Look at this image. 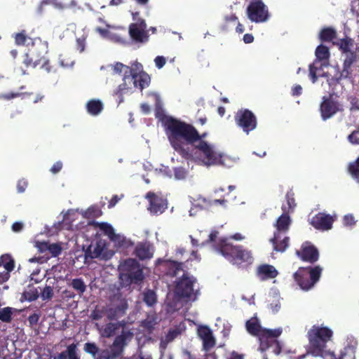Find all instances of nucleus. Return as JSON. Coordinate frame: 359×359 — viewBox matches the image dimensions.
Instances as JSON below:
<instances>
[{
  "instance_id": "obj_1",
  "label": "nucleus",
  "mask_w": 359,
  "mask_h": 359,
  "mask_svg": "<svg viewBox=\"0 0 359 359\" xmlns=\"http://www.w3.org/2000/svg\"><path fill=\"white\" fill-rule=\"evenodd\" d=\"M149 95L156 101V116L162 121L165 133L172 148L182 156L188 154V149L194 146V141L189 140L187 132L191 128L196 133V140H205L206 133L199 135L198 131L191 125L182 122L172 117L165 116L161 109L160 95L157 93H151Z\"/></svg>"
},
{
  "instance_id": "obj_2",
  "label": "nucleus",
  "mask_w": 359,
  "mask_h": 359,
  "mask_svg": "<svg viewBox=\"0 0 359 359\" xmlns=\"http://www.w3.org/2000/svg\"><path fill=\"white\" fill-rule=\"evenodd\" d=\"M185 130L189 135V140L194 141V146L188 149V154L182 156L184 158H190L200 165L206 166L215 165L221 158V151L215 144L206 140L200 139L196 140V132L191 128Z\"/></svg>"
},
{
  "instance_id": "obj_3",
  "label": "nucleus",
  "mask_w": 359,
  "mask_h": 359,
  "mask_svg": "<svg viewBox=\"0 0 359 359\" xmlns=\"http://www.w3.org/2000/svg\"><path fill=\"white\" fill-rule=\"evenodd\" d=\"M333 332L327 327L313 325L308 332L309 348L307 354L323 359H342L346 353L337 356L332 351L327 349V343L331 340Z\"/></svg>"
},
{
  "instance_id": "obj_4",
  "label": "nucleus",
  "mask_w": 359,
  "mask_h": 359,
  "mask_svg": "<svg viewBox=\"0 0 359 359\" xmlns=\"http://www.w3.org/2000/svg\"><path fill=\"white\" fill-rule=\"evenodd\" d=\"M218 232L212 231L209 235V238L202 245L211 243L212 247L228 261L233 264L240 265L243 263L251 264L253 258L251 252L243 249L241 246H233L228 242L227 238H217Z\"/></svg>"
},
{
  "instance_id": "obj_5",
  "label": "nucleus",
  "mask_w": 359,
  "mask_h": 359,
  "mask_svg": "<svg viewBox=\"0 0 359 359\" xmlns=\"http://www.w3.org/2000/svg\"><path fill=\"white\" fill-rule=\"evenodd\" d=\"M150 83V76L143 71L141 63L135 61L130 67L128 75L123 78V83L120 84L115 92L118 97V104L123 102V95L130 94L134 88L140 90L147 87Z\"/></svg>"
},
{
  "instance_id": "obj_6",
  "label": "nucleus",
  "mask_w": 359,
  "mask_h": 359,
  "mask_svg": "<svg viewBox=\"0 0 359 359\" xmlns=\"http://www.w3.org/2000/svg\"><path fill=\"white\" fill-rule=\"evenodd\" d=\"M246 328L249 333L258 336L259 340V350L264 351L269 348L273 349V352L276 355L280 353V346L276 340V337H279L283 332L281 327L273 330L264 329L261 327L258 319L252 318L246 322Z\"/></svg>"
},
{
  "instance_id": "obj_7",
  "label": "nucleus",
  "mask_w": 359,
  "mask_h": 359,
  "mask_svg": "<svg viewBox=\"0 0 359 359\" xmlns=\"http://www.w3.org/2000/svg\"><path fill=\"white\" fill-rule=\"evenodd\" d=\"M47 53L48 43L42 41L39 39H35L33 42V47L25 55L23 63L27 67H35L43 62L42 68L46 69L47 72H50V67L48 60L45 57Z\"/></svg>"
},
{
  "instance_id": "obj_8",
  "label": "nucleus",
  "mask_w": 359,
  "mask_h": 359,
  "mask_svg": "<svg viewBox=\"0 0 359 359\" xmlns=\"http://www.w3.org/2000/svg\"><path fill=\"white\" fill-rule=\"evenodd\" d=\"M290 224V218L285 212L277 219L275 225L276 231L274 232L273 237L270 239L274 250L283 252L288 247L289 238L285 236V233L289 229Z\"/></svg>"
},
{
  "instance_id": "obj_9",
  "label": "nucleus",
  "mask_w": 359,
  "mask_h": 359,
  "mask_svg": "<svg viewBox=\"0 0 359 359\" xmlns=\"http://www.w3.org/2000/svg\"><path fill=\"white\" fill-rule=\"evenodd\" d=\"M195 285L196 278L183 272L182 277L176 281L175 293L177 297L184 299L187 302H194L198 294Z\"/></svg>"
},
{
  "instance_id": "obj_10",
  "label": "nucleus",
  "mask_w": 359,
  "mask_h": 359,
  "mask_svg": "<svg viewBox=\"0 0 359 359\" xmlns=\"http://www.w3.org/2000/svg\"><path fill=\"white\" fill-rule=\"evenodd\" d=\"M322 272V268L316 266L313 268H299L294 274L295 280L304 290H309L319 280Z\"/></svg>"
},
{
  "instance_id": "obj_11",
  "label": "nucleus",
  "mask_w": 359,
  "mask_h": 359,
  "mask_svg": "<svg viewBox=\"0 0 359 359\" xmlns=\"http://www.w3.org/2000/svg\"><path fill=\"white\" fill-rule=\"evenodd\" d=\"M340 50L345 54L346 57L343 64V70L341 76L349 78L351 76L350 70L352 64L356 59V55L354 53V43L351 39L346 38L341 39L338 43Z\"/></svg>"
},
{
  "instance_id": "obj_12",
  "label": "nucleus",
  "mask_w": 359,
  "mask_h": 359,
  "mask_svg": "<svg viewBox=\"0 0 359 359\" xmlns=\"http://www.w3.org/2000/svg\"><path fill=\"white\" fill-rule=\"evenodd\" d=\"M118 271L121 278L125 277L131 282L137 283L143 279L142 271L135 259H127L121 262Z\"/></svg>"
},
{
  "instance_id": "obj_13",
  "label": "nucleus",
  "mask_w": 359,
  "mask_h": 359,
  "mask_svg": "<svg viewBox=\"0 0 359 359\" xmlns=\"http://www.w3.org/2000/svg\"><path fill=\"white\" fill-rule=\"evenodd\" d=\"M248 19L255 23H264L267 22L270 17L268 7L262 0H255L248 5L246 10Z\"/></svg>"
},
{
  "instance_id": "obj_14",
  "label": "nucleus",
  "mask_w": 359,
  "mask_h": 359,
  "mask_svg": "<svg viewBox=\"0 0 359 359\" xmlns=\"http://www.w3.org/2000/svg\"><path fill=\"white\" fill-rule=\"evenodd\" d=\"M133 20L129 27V34L131 39L138 43H145L148 41L149 35L147 30V24L142 19H137L138 13H133Z\"/></svg>"
},
{
  "instance_id": "obj_15",
  "label": "nucleus",
  "mask_w": 359,
  "mask_h": 359,
  "mask_svg": "<svg viewBox=\"0 0 359 359\" xmlns=\"http://www.w3.org/2000/svg\"><path fill=\"white\" fill-rule=\"evenodd\" d=\"M97 226L109 239L118 248H127L133 245L130 240L127 239L123 234L116 233L113 226L107 222L97 223Z\"/></svg>"
},
{
  "instance_id": "obj_16",
  "label": "nucleus",
  "mask_w": 359,
  "mask_h": 359,
  "mask_svg": "<svg viewBox=\"0 0 359 359\" xmlns=\"http://www.w3.org/2000/svg\"><path fill=\"white\" fill-rule=\"evenodd\" d=\"M133 333L130 330L123 329L121 333L116 336L110 346L111 355L114 358L122 355L125 347L132 340Z\"/></svg>"
},
{
  "instance_id": "obj_17",
  "label": "nucleus",
  "mask_w": 359,
  "mask_h": 359,
  "mask_svg": "<svg viewBox=\"0 0 359 359\" xmlns=\"http://www.w3.org/2000/svg\"><path fill=\"white\" fill-rule=\"evenodd\" d=\"M237 124L247 134L253 130L257 126V119L255 115L249 110H240L236 115Z\"/></svg>"
},
{
  "instance_id": "obj_18",
  "label": "nucleus",
  "mask_w": 359,
  "mask_h": 359,
  "mask_svg": "<svg viewBox=\"0 0 359 359\" xmlns=\"http://www.w3.org/2000/svg\"><path fill=\"white\" fill-rule=\"evenodd\" d=\"M89 252L91 257L104 260L111 259L114 255V251L109 248L107 242L104 240H99L95 244L90 245Z\"/></svg>"
},
{
  "instance_id": "obj_19",
  "label": "nucleus",
  "mask_w": 359,
  "mask_h": 359,
  "mask_svg": "<svg viewBox=\"0 0 359 359\" xmlns=\"http://www.w3.org/2000/svg\"><path fill=\"white\" fill-rule=\"evenodd\" d=\"M334 216L325 212H319L311 219V224L316 229L328 231L332 229Z\"/></svg>"
},
{
  "instance_id": "obj_20",
  "label": "nucleus",
  "mask_w": 359,
  "mask_h": 359,
  "mask_svg": "<svg viewBox=\"0 0 359 359\" xmlns=\"http://www.w3.org/2000/svg\"><path fill=\"white\" fill-rule=\"evenodd\" d=\"M146 198L149 201V206L148 210L151 214H162L168 208L166 200L153 192H148L146 195Z\"/></svg>"
},
{
  "instance_id": "obj_21",
  "label": "nucleus",
  "mask_w": 359,
  "mask_h": 359,
  "mask_svg": "<svg viewBox=\"0 0 359 359\" xmlns=\"http://www.w3.org/2000/svg\"><path fill=\"white\" fill-rule=\"evenodd\" d=\"M197 334L203 342V349L208 352L210 351L216 344L212 330L206 325H200L197 329Z\"/></svg>"
},
{
  "instance_id": "obj_22",
  "label": "nucleus",
  "mask_w": 359,
  "mask_h": 359,
  "mask_svg": "<svg viewBox=\"0 0 359 359\" xmlns=\"http://www.w3.org/2000/svg\"><path fill=\"white\" fill-rule=\"evenodd\" d=\"M316 60L309 66V76L313 83L317 79L316 72L318 67H316L318 61L327 60L330 57V51L327 46L323 45L318 46L316 49Z\"/></svg>"
},
{
  "instance_id": "obj_23",
  "label": "nucleus",
  "mask_w": 359,
  "mask_h": 359,
  "mask_svg": "<svg viewBox=\"0 0 359 359\" xmlns=\"http://www.w3.org/2000/svg\"><path fill=\"white\" fill-rule=\"evenodd\" d=\"M185 330L186 324L184 322H181L178 325L170 328L165 336L161 340V349L165 350L169 343L172 342L177 337L181 335Z\"/></svg>"
},
{
  "instance_id": "obj_24",
  "label": "nucleus",
  "mask_w": 359,
  "mask_h": 359,
  "mask_svg": "<svg viewBox=\"0 0 359 359\" xmlns=\"http://www.w3.org/2000/svg\"><path fill=\"white\" fill-rule=\"evenodd\" d=\"M340 109V106L338 102L323 97V102L320 104V113L322 118L324 121L331 118Z\"/></svg>"
},
{
  "instance_id": "obj_25",
  "label": "nucleus",
  "mask_w": 359,
  "mask_h": 359,
  "mask_svg": "<svg viewBox=\"0 0 359 359\" xmlns=\"http://www.w3.org/2000/svg\"><path fill=\"white\" fill-rule=\"evenodd\" d=\"M128 309V304L125 299H121L117 306H109L105 309L104 313L107 318L110 320H116L123 316Z\"/></svg>"
},
{
  "instance_id": "obj_26",
  "label": "nucleus",
  "mask_w": 359,
  "mask_h": 359,
  "mask_svg": "<svg viewBox=\"0 0 359 359\" xmlns=\"http://www.w3.org/2000/svg\"><path fill=\"white\" fill-rule=\"evenodd\" d=\"M296 253L302 259L311 263L316 262L319 257L318 250L309 243L303 244L302 251H297Z\"/></svg>"
},
{
  "instance_id": "obj_27",
  "label": "nucleus",
  "mask_w": 359,
  "mask_h": 359,
  "mask_svg": "<svg viewBox=\"0 0 359 359\" xmlns=\"http://www.w3.org/2000/svg\"><path fill=\"white\" fill-rule=\"evenodd\" d=\"M125 324L124 321H118L116 323H107L104 326L102 327L96 324V326L102 337L109 338L112 337L119 328L123 327V329H125Z\"/></svg>"
},
{
  "instance_id": "obj_28",
  "label": "nucleus",
  "mask_w": 359,
  "mask_h": 359,
  "mask_svg": "<svg viewBox=\"0 0 359 359\" xmlns=\"http://www.w3.org/2000/svg\"><path fill=\"white\" fill-rule=\"evenodd\" d=\"M97 31L104 39H107L111 42L121 44L126 42V40L123 36L121 34L116 32L114 29L110 27L107 29L97 28Z\"/></svg>"
},
{
  "instance_id": "obj_29",
  "label": "nucleus",
  "mask_w": 359,
  "mask_h": 359,
  "mask_svg": "<svg viewBox=\"0 0 359 359\" xmlns=\"http://www.w3.org/2000/svg\"><path fill=\"white\" fill-rule=\"evenodd\" d=\"M257 276L262 280L271 279L276 278L278 272L276 268L269 264H262L257 268Z\"/></svg>"
},
{
  "instance_id": "obj_30",
  "label": "nucleus",
  "mask_w": 359,
  "mask_h": 359,
  "mask_svg": "<svg viewBox=\"0 0 359 359\" xmlns=\"http://www.w3.org/2000/svg\"><path fill=\"white\" fill-rule=\"evenodd\" d=\"M135 255L140 259H151L154 255L153 247L149 243H140L135 248Z\"/></svg>"
},
{
  "instance_id": "obj_31",
  "label": "nucleus",
  "mask_w": 359,
  "mask_h": 359,
  "mask_svg": "<svg viewBox=\"0 0 359 359\" xmlns=\"http://www.w3.org/2000/svg\"><path fill=\"white\" fill-rule=\"evenodd\" d=\"M78 215V212L74 210H69L65 213L62 215V221L60 224L62 229H72L74 225L72 223L74 221Z\"/></svg>"
},
{
  "instance_id": "obj_32",
  "label": "nucleus",
  "mask_w": 359,
  "mask_h": 359,
  "mask_svg": "<svg viewBox=\"0 0 359 359\" xmlns=\"http://www.w3.org/2000/svg\"><path fill=\"white\" fill-rule=\"evenodd\" d=\"M86 109L89 114L97 116L103 109V104L100 100L93 99L86 103Z\"/></svg>"
},
{
  "instance_id": "obj_33",
  "label": "nucleus",
  "mask_w": 359,
  "mask_h": 359,
  "mask_svg": "<svg viewBox=\"0 0 359 359\" xmlns=\"http://www.w3.org/2000/svg\"><path fill=\"white\" fill-rule=\"evenodd\" d=\"M46 262V259L43 257H34L32 258H30L28 260L29 262V269L31 271L32 269V271L31 272V278L33 280L34 276L37 275L41 269L39 268V264H42Z\"/></svg>"
},
{
  "instance_id": "obj_34",
  "label": "nucleus",
  "mask_w": 359,
  "mask_h": 359,
  "mask_svg": "<svg viewBox=\"0 0 359 359\" xmlns=\"http://www.w3.org/2000/svg\"><path fill=\"white\" fill-rule=\"evenodd\" d=\"M38 248L41 251L48 250L53 257L57 256L62 251V248L58 243L42 242L38 245Z\"/></svg>"
},
{
  "instance_id": "obj_35",
  "label": "nucleus",
  "mask_w": 359,
  "mask_h": 359,
  "mask_svg": "<svg viewBox=\"0 0 359 359\" xmlns=\"http://www.w3.org/2000/svg\"><path fill=\"white\" fill-rule=\"evenodd\" d=\"M143 301L148 306H154L157 302L156 292L150 289H147L142 293Z\"/></svg>"
},
{
  "instance_id": "obj_36",
  "label": "nucleus",
  "mask_w": 359,
  "mask_h": 359,
  "mask_svg": "<svg viewBox=\"0 0 359 359\" xmlns=\"http://www.w3.org/2000/svg\"><path fill=\"white\" fill-rule=\"evenodd\" d=\"M39 292L36 288L34 287H29L25 290L22 294V298L25 301L32 302L39 297Z\"/></svg>"
},
{
  "instance_id": "obj_37",
  "label": "nucleus",
  "mask_w": 359,
  "mask_h": 359,
  "mask_svg": "<svg viewBox=\"0 0 359 359\" xmlns=\"http://www.w3.org/2000/svg\"><path fill=\"white\" fill-rule=\"evenodd\" d=\"M336 37V32L334 29L324 28L320 32V39L324 41H330Z\"/></svg>"
},
{
  "instance_id": "obj_38",
  "label": "nucleus",
  "mask_w": 359,
  "mask_h": 359,
  "mask_svg": "<svg viewBox=\"0 0 359 359\" xmlns=\"http://www.w3.org/2000/svg\"><path fill=\"white\" fill-rule=\"evenodd\" d=\"M192 203H194V206L198 207V208L202 209H208L212 206V201L201 196H198L196 199L194 200Z\"/></svg>"
},
{
  "instance_id": "obj_39",
  "label": "nucleus",
  "mask_w": 359,
  "mask_h": 359,
  "mask_svg": "<svg viewBox=\"0 0 359 359\" xmlns=\"http://www.w3.org/2000/svg\"><path fill=\"white\" fill-rule=\"evenodd\" d=\"M286 204H283L282 209L284 212H289L290 210H293L296 206L294 202V194L291 192H288L286 195Z\"/></svg>"
},
{
  "instance_id": "obj_40",
  "label": "nucleus",
  "mask_w": 359,
  "mask_h": 359,
  "mask_svg": "<svg viewBox=\"0 0 359 359\" xmlns=\"http://www.w3.org/2000/svg\"><path fill=\"white\" fill-rule=\"evenodd\" d=\"M1 262L5 269L4 272H8V273L14 269V261L11 256L8 255H3L1 257Z\"/></svg>"
},
{
  "instance_id": "obj_41",
  "label": "nucleus",
  "mask_w": 359,
  "mask_h": 359,
  "mask_svg": "<svg viewBox=\"0 0 359 359\" xmlns=\"http://www.w3.org/2000/svg\"><path fill=\"white\" fill-rule=\"evenodd\" d=\"M13 309L11 307H4L0 309V320L3 322L8 323L11 320Z\"/></svg>"
},
{
  "instance_id": "obj_42",
  "label": "nucleus",
  "mask_w": 359,
  "mask_h": 359,
  "mask_svg": "<svg viewBox=\"0 0 359 359\" xmlns=\"http://www.w3.org/2000/svg\"><path fill=\"white\" fill-rule=\"evenodd\" d=\"M236 158L230 157L227 155H224L221 152V158L218 161L217 165H222L226 167H231L236 162Z\"/></svg>"
},
{
  "instance_id": "obj_43",
  "label": "nucleus",
  "mask_w": 359,
  "mask_h": 359,
  "mask_svg": "<svg viewBox=\"0 0 359 359\" xmlns=\"http://www.w3.org/2000/svg\"><path fill=\"white\" fill-rule=\"evenodd\" d=\"M111 69L116 74L123 73L124 75H128V71H130V67L125 65L121 62H116V64L111 66Z\"/></svg>"
},
{
  "instance_id": "obj_44",
  "label": "nucleus",
  "mask_w": 359,
  "mask_h": 359,
  "mask_svg": "<svg viewBox=\"0 0 359 359\" xmlns=\"http://www.w3.org/2000/svg\"><path fill=\"white\" fill-rule=\"evenodd\" d=\"M83 350L95 358L99 348L95 343L87 342L84 344Z\"/></svg>"
},
{
  "instance_id": "obj_45",
  "label": "nucleus",
  "mask_w": 359,
  "mask_h": 359,
  "mask_svg": "<svg viewBox=\"0 0 359 359\" xmlns=\"http://www.w3.org/2000/svg\"><path fill=\"white\" fill-rule=\"evenodd\" d=\"M72 286L74 290L80 293H83L86 291V286L81 278H75L72 280Z\"/></svg>"
},
{
  "instance_id": "obj_46",
  "label": "nucleus",
  "mask_w": 359,
  "mask_h": 359,
  "mask_svg": "<svg viewBox=\"0 0 359 359\" xmlns=\"http://www.w3.org/2000/svg\"><path fill=\"white\" fill-rule=\"evenodd\" d=\"M65 352L67 353V359H80L77 353L76 346L74 344L68 346Z\"/></svg>"
},
{
  "instance_id": "obj_47",
  "label": "nucleus",
  "mask_w": 359,
  "mask_h": 359,
  "mask_svg": "<svg viewBox=\"0 0 359 359\" xmlns=\"http://www.w3.org/2000/svg\"><path fill=\"white\" fill-rule=\"evenodd\" d=\"M349 172L352 177L359 182V158L349 165Z\"/></svg>"
},
{
  "instance_id": "obj_48",
  "label": "nucleus",
  "mask_w": 359,
  "mask_h": 359,
  "mask_svg": "<svg viewBox=\"0 0 359 359\" xmlns=\"http://www.w3.org/2000/svg\"><path fill=\"white\" fill-rule=\"evenodd\" d=\"M269 309L272 313H276L280 309V297L276 294L274 299L269 304Z\"/></svg>"
},
{
  "instance_id": "obj_49",
  "label": "nucleus",
  "mask_w": 359,
  "mask_h": 359,
  "mask_svg": "<svg viewBox=\"0 0 359 359\" xmlns=\"http://www.w3.org/2000/svg\"><path fill=\"white\" fill-rule=\"evenodd\" d=\"M53 296V289L50 286H46L41 292V297L43 300H49Z\"/></svg>"
},
{
  "instance_id": "obj_50",
  "label": "nucleus",
  "mask_w": 359,
  "mask_h": 359,
  "mask_svg": "<svg viewBox=\"0 0 359 359\" xmlns=\"http://www.w3.org/2000/svg\"><path fill=\"white\" fill-rule=\"evenodd\" d=\"M165 265L173 269V276H177L181 270L182 264L175 261H169L165 262Z\"/></svg>"
},
{
  "instance_id": "obj_51",
  "label": "nucleus",
  "mask_w": 359,
  "mask_h": 359,
  "mask_svg": "<svg viewBox=\"0 0 359 359\" xmlns=\"http://www.w3.org/2000/svg\"><path fill=\"white\" fill-rule=\"evenodd\" d=\"M86 37L87 34L83 33L81 37L76 39V48L81 53L85 50Z\"/></svg>"
},
{
  "instance_id": "obj_52",
  "label": "nucleus",
  "mask_w": 359,
  "mask_h": 359,
  "mask_svg": "<svg viewBox=\"0 0 359 359\" xmlns=\"http://www.w3.org/2000/svg\"><path fill=\"white\" fill-rule=\"evenodd\" d=\"M174 175L175 180H184L187 177V171L182 168H176L174 170Z\"/></svg>"
},
{
  "instance_id": "obj_53",
  "label": "nucleus",
  "mask_w": 359,
  "mask_h": 359,
  "mask_svg": "<svg viewBox=\"0 0 359 359\" xmlns=\"http://www.w3.org/2000/svg\"><path fill=\"white\" fill-rule=\"evenodd\" d=\"M29 39L27 38V36L23 32L16 34L15 36V43L18 45H23L27 43V40Z\"/></svg>"
},
{
  "instance_id": "obj_54",
  "label": "nucleus",
  "mask_w": 359,
  "mask_h": 359,
  "mask_svg": "<svg viewBox=\"0 0 359 359\" xmlns=\"http://www.w3.org/2000/svg\"><path fill=\"white\" fill-rule=\"evenodd\" d=\"M355 223L354 217L352 215H346L344 217L343 224L346 226H351Z\"/></svg>"
},
{
  "instance_id": "obj_55",
  "label": "nucleus",
  "mask_w": 359,
  "mask_h": 359,
  "mask_svg": "<svg viewBox=\"0 0 359 359\" xmlns=\"http://www.w3.org/2000/svg\"><path fill=\"white\" fill-rule=\"evenodd\" d=\"M40 318V314L34 313L29 316L28 318V322L31 327L36 325Z\"/></svg>"
},
{
  "instance_id": "obj_56",
  "label": "nucleus",
  "mask_w": 359,
  "mask_h": 359,
  "mask_svg": "<svg viewBox=\"0 0 359 359\" xmlns=\"http://www.w3.org/2000/svg\"><path fill=\"white\" fill-rule=\"evenodd\" d=\"M166 58L163 56H157L154 59V63L158 69H161L165 65Z\"/></svg>"
},
{
  "instance_id": "obj_57",
  "label": "nucleus",
  "mask_w": 359,
  "mask_h": 359,
  "mask_svg": "<svg viewBox=\"0 0 359 359\" xmlns=\"http://www.w3.org/2000/svg\"><path fill=\"white\" fill-rule=\"evenodd\" d=\"M348 140L355 144H359V130H355L348 135Z\"/></svg>"
},
{
  "instance_id": "obj_58",
  "label": "nucleus",
  "mask_w": 359,
  "mask_h": 359,
  "mask_svg": "<svg viewBox=\"0 0 359 359\" xmlns=\"http://www.w3.org/2000/svg\"><path fill=\"white\" fill-rule=\"evenodd\" d=\"M27 187V182L22 179L18 182L17 189L19 193H23Z\"/></svg>"
},
{
  "instance_id": "obj_59",
  "label": "nucleus",
  "mask_w": 359,
  "mask_h": 359,
  "mask_svg": "<svg viewBox=\"0 0 359 359\" xmlns=\"http://www.w3.org/2000/svg\"><path fill=\"white\" fill-rule=\"evenodd\" d=\"M115 358L111 355V351L108 350L102 351L95 359H112Z\"/></svg>"
},
{
  "instance_id": "obj_60",
  "label": "nucleus",
  "mask_w": 359,
  "mask_h": 359,
  "mask_svg": "<svg viewBox=\"0 0 359 359\" xmlns=\"http://www.w3.org/2000/svg\"><path fill=\"white\" fill-rule=\"evenodd\" d=\"M123 195H121L120 196H118L117 195L114 196L109 203V208H111L115 206L118 201L123 198Z\"/></svg>"
},
{
  "instance_id": "obj_61",
  "label": "nucleus",
  "mask_w": 359,
  "mask_h": 359,
  "mask_svg": "<svg viewBox=\"0 0 359 359\" xmlns=\"http://www.w3.org/2000/svg\"><path fill=\"white\" fill-rule=\"evenodd\" d=\"M62 167V163L60 161L56 162L50 168V172L55 174L58 172Z\"/></svg>"
},
{
  "instance_id": "obj_62",
  "label": "nucleus",
  "mask_w": 359,
  "mask_h": 359,
  "mask_svg": "<svg viewBox=\"0 0 359 359\" xmlns=\"http://www.w3.org/2000/svg\"><path fill=\"white\" fill-rule=\"evenodd\" d=\"M66 7L74 11L80 8L76 0H71L69 4H66Z\"/></svg>"
},
{
  "instance_id": "obj_63",
  "label": "nucleus",
  "mask_w": 359,
  "mask_h": 359,
  "mask_svg": "<svg viewBox=\"0 0 359 359\" xmlns=\"http://www.w3.org/2000/svg\"><path fill=\"white\" fill-rule=\"evenodd\" d=\"M102 316L103 312L100 310H95L91 314V317L93 320H100L102 318Z\"/></svg>"
},
{
  "instance_id": "obj_64",
  "label": "nucleus",
  "mask_w": 359,
  "mask_h": 359,
  "mask_svg": "<svg viewBox=\"0 0 359 359\" xmlns=\"http://www.w3.org/2000/svg\"><path fill=\"white\" fill-rule=\"evenodd\" d=\"M23 228V224L22 222H15L12 226V230L14 232H19Z\"/></svg>"
}]
</instances>
